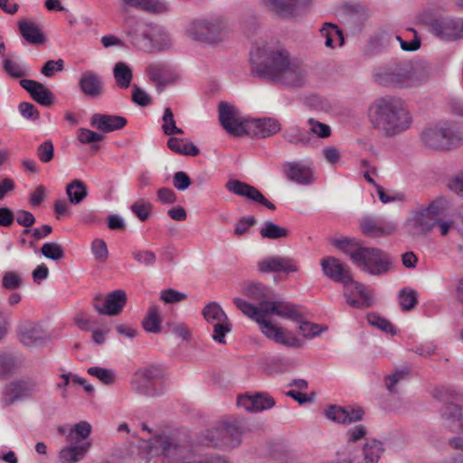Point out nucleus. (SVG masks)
<instances>
[{
  "label": "nucleus",
  "instance_id": "1",
  "mask_svg": "<svg viewBox=\"0 0 463 463\" xmlns=\"http://www.w3.org/2000/svg\"><path fill=\"white\" fill-rule=\"evenodd\" d=\"M251 75L285 87H303L307 71L301 62L291 60L285 49H272L267 44L250 52Z\"/></svg>",
  "mask_w": 463,
  "mask_h": 463
},
{
  "label": "nucleus",
  "instance_id": "2",
  "mask_svg": "<svg viewBox=\"0 0 463 463\" xmlns=\"http://www.w3.org/2000/svg\"><path fill=\"white\" fill-rule=\"evenodd\" d=\"M369 118L373 127L393 137L408 129L411 117L400 99L384 97L375 99L369 108Z\"/></svg>",
  "mask_w": 463,
  "mask_h": 463
},
{
  "label": "nucleus",
  "instance_id": "3",
  "mask_svg": "<svg viewBox=\"0 0 463 463\" xmlns=\"http://www.w3.org/2000/svg\"><path fill=\"white\" fill-rule=\"evenodd\" d=\"M430 71V65L426 61H402L383 68L376 74V80L385 87H409L415 80L428 78Z\"/></svg>",
  "mask_w": 463,
  "mask_h": 463
},
{
  "label": "nucleus",
  "instance_id": "4",
  "mask_svg": "<svg viewBox=\"0 0 463 463\" xmlns=\"http://www.w3.org/2000/svg\"><path fill=\"white\" fill-rule=\"evenodd\" d=\"M350 258L362 271L372 276L385 275L393 268L391 254L377 247L359 246L350 253Z\"/></svg>",
  "mask_w": 463,
  "mask_h": 463
},
{
  "label": "nucleus",
  "instance_id": "5",
  "mask_svg": "<svg viewBox=\"0 0 463 463\" xmlns=\"http://www.w3.org/2000/svg\"><path fill=\"white\" fill-rule=\"evenodd\" d=\"M131 389L137 394L157 397L165 392V384L162 369L158 366L139 368L130 381Z\"/></svg>",
  "mask_w": 463,
  "mask_h": 463
},
{
  "label": "nucleus",
  "instance_id": "6",
  "mask_svg": "<svg viewBox=\"0 0 463 463\" xmlns=\"http://www.w3.org/2000/svg\"><path fill=\"white\" fill-rule=\"evenodd\" d=\"M91 430V425L85 420L76 423L71 429L67 436L71 445L60 452V458L63 463H76L85 457L91 446V443L85 439L90 435Z\"/></svg>",
  "mask_w": 463,
  "mask_h": 463
},
{
  "label": "nucleus",
  "instance_id": "7",
  "mask_svg": "<svg viewBox=\"0 0 463 463\" xmlns=\"http://www.w3.org/2000/svg\"><path fill=\"white\" fill-rule=\"evenodd\" d=\"M223 24L218 19H201L193 21L186 32L192 39L214 43L222 40Z\"/></svg>",
  "mask_w": 463,
  "mask_h": 463
},
{
  "label": "nucleus",
  "instance_id": "8",
  "mask_svg": "<svg viewBox=\"0 0 463 463\" xmlns=\"http://www.w3.org/2000/svg\"><path fill=\"white\" fill-rule=\"evenodd\" d=\"M429 31L442 41L452 42L463 38V19L439 17L426 23Z\"/></svg>",
  "mask_w": 463,
  "mask_h": 463
},
{
  "label": "nucleus",
  "instance_id": "9",
  "mask_svg": "<svg viewBox=\"0 0 463 463\" xmlns=\"http://www.w3.org/2000/svg\"><path fill=\"white\" fill-rule=\"evenodd\" d=\"M232 301L238 309L253 321H256L258 318L260 320H267L266 317L268 316H277L278 307H279V298L276 293L274 298L264 299L259 304L260 307H257L241 298H234Z\"/></svg>",
  "mask_w": 463,
  "mask_h": 463
},
{
  "label": "nucleus",
  "instance_id": "10",
  "mask_svg": "<svg viewBox=\"0 0 463 463\" xmlns=\"http://www.w3.org/2000/svg\"><path fill=\"white\" fill-rule=\"evenodd\" d=\"M219 121L221 126L232 136L241 137L245 132V123L248 119L238 116L234 106L221 101L218 106Z\"/></svg>",
  "mask_w": 463,
  "mask_h": 463
},
{
  "label": "nucleus",
  "instance_id": "11",
  "mask_svg": "<svg viewBox=\"0 0 463 463\" xmlns=\"http://www.w3.org/2000/svg\"><path fill=\"white\" fill-rule=\"evenodd\" d=\"M226 189L245 199L255 203L257 204L265 206L267 209L270 211L276 210V205L269 202L263 194L255 186L250 185L245 182L240 181L238 179H230L226 184Z\"/></svg>",
  "mask_w": 463,
  "mask_h": 463
},
{
  "label": "nucleus",
  "instance_id": "12",
  "mask_svg": "<svg viewBox=\"0 0 463 463\" xmlns=\"http://www.w3.org/2000/svg\"><path fill=\"white\" fill-rule=\"evenodd\" d=\"M21 343L25 346L43 345L50 340L49 334L33 321H23L16 328Z\"/></svg>",
  "mask_w": 463,
  "mask_h": 463
},
{
  "label": "nucleus",
  "instance_id": "13",
  "mask_svg": "<svg viewBox=\"0 0 463 463\" xmlns=\"http://www.w3.org/2000/svg\"><path fill=\"white\" fill-rule=\"evenodd\" d=\"M244 128L243 135L252 138H267L279 132L281 125L274 118H262L247 120Z\"/></svg>",
  "mask_w": 463,
  "mask_h": 463
},
{
  "label": "nucleus",
  "instance_id": "14",
  "mask_svg": "<svg viewBox=\"0 0 463 463\" xmlns=\"http://www.w3.org/2000/svg\"><path fill=\"white\" fill-rule=\"evenodd\" d=\"M265 5L279 16L294 17L308 9L313 0H263Z\"/></svg>",
  "mask_w": 463,
  "mask_h": 463
},
{
  "label": "nucleus",
  "instance_id": "15",
  "mask_svg": "<svg viewBox=\"0 0 463 463\" xmlns=\"http://www.w3.org/2000/svg\"><path fill=\"white\" fill-rule=\"evenodd\" d=\"M35 389L36 383L33 381H13L5 387L2 402L5 407L10 406L17 401L30 397Z\"/></svg>",
  "mask_w": 463,
  "mask_h": 463
},
{
  "label": "nucleus",
  "instance_id": "16",
  "mask_svg": "<svg viewBox=\"0 0 463 463\" xmlns=\"http://www.w3.org/2000/svg\"><path fill=\"white\" fill-rule=\"evenodd\" d=\"M276 402L268 392L245 393L238 396L237 406L247 411L260 412L273 408Z\"/></svg>",
  "mask_w": 463,
  "mask_h": 463
},
{
  "label": "nucleus",
  "instance_id": "17",
  "mask_svg": "<svg viewBox=\"0 0 463 463\" xmlns=\"http://www.w3.org/2000/svg\"><path fill=\"white\" fill-rule=\"evenodd\" d=\"M361 232L370 238L385 237L392 234L396 225L392 222L384 221L381 218H374L372 216H364L360 220Z\"/></svg>",
  "mask_w": 463,
  "mask_h": 463
},
{
  "label": "nucleus",
  "instance_id": "18",
  "mask_svg": "<svg viewBox=\"0 0 463 463\" xmlns=\"http://www.w3.org/2000/svg\"><path fill=\"white\" fill-rule=\"evenodd\" d=\"M149 80L156 84V91L161 93L166 86L174 84L178 75L165 63H152L146 68Z\"/></svg>",
  "mask_w": 463,
  "mask_h": 463
},
{
  "label": "nucleus",
  "instance_id": "19",
  "mask_svg": "<svg viewBox=\"0 0 463 463\" xmlns=\"http://www.w3.org/2000/svg\"><path fill=\"white\" fill-rule=\"evenodd\" d=\"M323 273L331 280L342 283L345 288L352 282V275L335 257H326L321 260Z\"/></svg>",
  "mask_w": 463,
  "mask_h": 463
},
{
  "label": "nucleus",
  "instance_id": "20",
  "mask_svg": "<svg viewBox=\"0 0 463 463\" xmlns=\"http://www.w3.org/2000/svg\"><path fill=\"white\" fill-rule=\"evenodd\" d=\"M150 449L151 452L154 451L156 455L161 454L173 460H179L184 458V448L165 435L155 437Z\"/></svg>",
  "mask_w": 463,
  "mask_h": 463
},
{
  "label": "nucleus",
  "instance_id": "21",
  "mask_svg": "<svg viewBox=\"0 0 463 463\" xmlns=\"http://www.w3.org/2000/svg\"><path fill=\"white\" fill-rule=\"evenodd\" d=\"M20 85L38 104L43 107H51L54 103V94L42 82L33 80L22 79L20 80Z\"/></svg>",
  "mask_w": 463,
  "mask_h": 463
},
{
  "label": "nucleus",
  "instance_id": "22",
  "mask_svg": "<svg viewBox=\"0 0 463 463\" xmlns=\"http://www.w3.org/2000/svg\"><path fill=\"white\" fill-rule=\"evenodd\" d=\"M258 269L262 273L271 272H297L298 270L295 260L286 256H272L260 260Z\"/></svg>",
  "mask_w": 463,
  "mask_h": 463
},
{
  "label": "nucleus",
  "instance_id": "23",
  "mask_svg": "<svg viewBox=\"0 0 463 463\" xmlns=\"http://www.w3.org/2000/svg\"><path fill=\"white\" fill-rule=\"evenodd\" d=\"M90 124L100 132L109 133L124 128L128 120L118 115L94 113L90 118Z\"/></svg>",
  "mask_w": 463,
  "mask_h": 463
},
{
  "label": "nucleus",
  "instance_id": "24",
  "mask_svg": "<svg viewBox=\"0 0 463 463\" xmlns=\"http://www.w3.org/2000/svg\"><path fill=\"white\" fill-rule=\"evenodd\" d=\"M383 452V443L375 439H368L362 449V460H356V457L349 456L343 459L338 458L337 463H378Z\"/></svg>",
  "mask_w": 463,
  "mask_h": 463
},
{
  "label": "nucleus",
  "instance_id": "25",
  "mask_svg": "<svg viewBox=\"0 0 463 463\" xmlns=\"http://www.w3.org/2000/svg\"><path fill=\"white\" fill-rule=\"evenodd\" d=\"M79 88L85 96L98 98L103 93L102 78L93 71H86L80 77Z\"/></svg>",
  "mask_w": 463,
  "mask_h": 463
},
{
  "label": "nucleus",
  "instance_id": "26",
  "mask_svg": "<svg viewBox=\"0 0 463 463\" xmlns=\"http://www.w3.org/2000/svg\"><path fill=\"white\" fill-rule=\"evenodd\" d=\"M283 138L297 146H314L317 143L316 137L310 136V131L298 125L287 128L283 132Z\"/></svg>",
  "mask_w": 463,
  "mask_h": 463
},
{
  "label": "nucleus",
  "instance_id": "27",
  "mask_svg": "<svg viewBox=\"0 0 463 463\" xmlns=\"http://www.w3.org/2000/svg\"><path fill=\"white\" fill-rule=\"evenodd\" d=\"M105 308L101 310L99 308V315L117 316L121 313L123 307L127 303V294L124 290L117 289L110 292L106 298Z\"/></svg>",
  "mask_w": 463,
  "mask_h": 463
},
{
  "label": "nucleus",
  "instance_id": "28",
  "mask_svg": "<svg viewBox=\"0 0 463 463\" xmlns=\"http://www.w3.org/2000/svg\"><path fill=\"white\" fill-rule=\"evenodd\" d=\"M18 29L23 38L33 45L43 44L47 39L39 25L32 21L21 20L18 22Z\"/></svg>",
  "mask_w": 463,
  "mask_h": 463
},
{
  "label": "nucleus",
  "instance_id": "29",
  "mask_svg": "<svg viewBox=\"0 0 463 463\" xmlns=\"http://www.w3.org/2000/svg\"><path fill=\"white\" fill-rule=\"evenodd\" d=\"M440 418L443 424L451 431H455L457 423L463 429V407L454 402L443 405L440 409Z\"/></svg>",
  "mask_w": 463,
  "mask_h": 463
},
{
  "label": "nucleus",
  "instance_id": "30",
  "mask_svg": "<svg viewBox=\"0 0 463 463\" xmlns=\"http://www.w3.org/2000/svg\"><path fill=\"white\" fill-rule=\"evenodd\" d=\"M424 144L433 149H449L446 128H427L421 133Z\"/></svg>",
  "mask_w": 463,
  "mask_h": 463
},
{
  "label": "nucleus",
  "instance_id": "31",
  "mask_svg": "<svg viewBox=\"0 0 463 463\" xmlns=\"http://www.w3.org/2000/svg\"><path fill=\"white\" fill-rule=\"evenodd\" d=\"M242 294L259 304L266 298H275L274 290L261 282H245Z\"/></svg>",
  "mask_w": 463,
  "mask_h": 463
},
{
  "label": "nucleus",
  "instance_id": "32",
  "mask_svg": "<svg viewBox=\"0 0 463 463\" xmlns=\"http://www.w3.org/2000/svg\"><path fill=\"white\" fill-rule=\"evenodd\" d=\"M125 5L152 14H162L169 10L163 0H122Z\"/></svg>",
  "mask_w": 463,
  "mask_h": 463
},
{
  "label": "nucleus",
  "instance_id": "33",
  "mask_svg": "<svg viewBox=\"0 0 463 463\" xmlns=\"http://www.w3.org/2000/svg\"><path fill=\"white\" fill-rule=\"evenodd\" d=\"M410 222L415 229V232H412L413 235L426 234L430 232L438 222L436 219H433V217L423 209L418 212Z\"/></svg>",
  "mask_w": 463,
  "mask_h": 463
},
{
  "label": "nucleus",
  "instance_id": "34",
  "mask_svg": "<svg viewBox=\"0 0 463 463\" xmlns=\"http://www.w3.org/2000/svg\"><path fill=\"white\" fill-rule=\"evenodd\" d=\"M65 190L70 203L73 205L80 204L88 196V187L80 179H73Z\"/></svg>",
  "mask_w": 463,
  "mask_h": 463
},
{
  "label": "nucleus",
  "instance_id": "35",
  "mask_svg": "<svg viewBox=\"0 0 463 463\" xmlns=\"http://www.w3.org/2000/svg\"><path fill=\"white\" fill-rule=\"evenodd\" d=\"M285 172L287 177L293 182L301 184H308L311 183L312 174L309 169L297 163L288 164Z\"/></svg>",
  "mask_w": 463,
  "mask_h": 463
},
{
  "label": "nucleus",
  "instance_id": "36",
  "mask_svg": "<svg viewBox=\"0 0 463 463\" xmlns=\"http://www.w3.org/2000/svg\"><path fill=\"white\" fill-rule=\"evenodd\" d=\"M183 142L182 138L170 137L167 146L171 151L182 156H196L200 154L199 148L193 142L182 145Z\"/></svg>",
  "mask_w": 463,
  "mask_h": 463
},
{
  "label": "nucleus",
  "instance_id": "37",
  "mask_svg": "<svg viewBox=\"0 0 463 463\" xmlns=\"http://www.w3.org/2000/svg\"><path fill=\"white\" fill-rule=\"evenodd\" d=\"M113 75L117 85L120 89H128L133 78L131 68L123 61H118L113 68Z\"/></svg>",
  "mask_w": 463,
  "mask_h": 463
},
{
  "label": "nucleus",
  "instance_id": "38",
  "mask_svg": "<svg viewBox=\"0 0 463 463\" xmlns=\"http://www.w3.org/2000/svg\"><path fill=\"white\" fill-rule=\"evenodd\" d=\"M161 322L158 307L152 306L142 321V327L147 333L157 334L162 328Z\"/></svg>",
  "mask_w": 463,
  "mask_h": 463
},
{
  "label": "nucleus",
  "instance_id": "39",
  "mask_svg": "<svg viewBox=\"0 0 463 463\" xmlns=\"http://www.w3.org/2000/svg\"><path fill=\"white\" fill-rule=\"evenodd\" d=\"M260 234L263 239L279 240L288 237L289 235V230L271 221H265L260 230Z\"/></svg>",
  "mask_w": 463,
  "mask_h": 463
},
{
  "label": "nucleus",
  "instance_id": "40",
  "mask_svg": "<svg viewBox=\"0 0 463 463\" xmlns=\"http://www.w3.org/2000/svg\"><path fill=\"white\" fill-rule=\"evenodd\" d=\"M241 428L238 421L225 423L222 430V436L225 439L224 444L231 447H236L241 443Z\"/></svg>",
  "mask_w": 463,
  "mask_h": 463
},
{
  "label": "nucleus",
  "instance_id": "41",
  "mask_svg": "<svg viewBox=\"0 0 463 463\" xmlns=\"http://www.w3.org/2000/svg\"><path fill=\"white\" fill-rule=\"evenodd\" d=\"M320 32L322 36L326 39L325 45L326 47H333L334 42L336 39L339 41V45L344 44L345 39L343 32L335 24L326 23Z\"/></svg>",
  "mask_w": 463,
  "mask_h": 463
},
{
  "label": "nucleus",
  "instance_id": "42",
  "mask_svg": "<svg viewBox=\"0 0 463 463\" xmlns=\"http://www.w3.org/2000/svg\"><path fill=\"white\" fill-rule=\"evenodd\" d=\"M203 316L208 323H220L229 319L217 302L207 304L203 309Z\"/></svg>",
  "mask_w": 463,
  "mask_h": 463
},
{
  "label": "nucleus",
  "instance_id": "43",
  "mask_svg": "<svg viewBox=\"0 0 463 463\" xmlns=\"http://www.w3.org/2000/svg\"><path fill=\"white\" fill-rule=\"evenodd\" d=\"M105 138L104 135L81 128L79 129L78 140L81 144L90 145L91 151L97 152L99 149V142Z\"/></svg>",
  "mask_w": 463,
  "mask_h": 463
},
{
  "label": "nucleus",
  "instance_id": "44",
  "mask_svg": "<svg viewBox=\"0 0 463 463\" xmlns=\"http://www.w3.org/2000/svg\"><path fill=\"white\" fill-rule=\"evenodd\" d=\"M430 395L433 399L443 402V405L451 403L458 399V392L449 386H436L430 391Z\"/></svg>",
  "mask_w": 463,
  "mask_h": 463
},
{
  "label": "nucleus",
  "instance_id": "45",
  "mask_svg": "<svg viewBox=\"0 0 463 463\" xmlns=\"http://www.w3.org/2000/svg\"><path fill=\"white\" fill-rule=\"evenodd\" d=\"M399 304L402 311H411L418 304V296L416 290L412 288H403L400 290Z\"/></svg>",
  "mask_w": 463,
  "mask_h": 463
},
{
  "label": "nucleus",
  "instance_id": "46",
  "mask_svg": "<svg viewBox=\"0 0 463 463\" xmlns=\"http://www.w3.org/2000/svg\"><path fill=\"white\" fill-rule=\"evenodd\" d=\"M162 120V130L165 135L172 137L174 135L184 134V130L176 126L174 113L170 108L165 109Z\"/></svg>",
  "mask_w": 463,
  "mask_h": 463
},
{
  "label": "nucleus",
  "instance_id": "47",
  "mask_svg": "<svg viewBox=\"0 0 463 463\" xmlns=\"http://www.w3.org/2000/svg\"><path fill=\"white\" fill-rule=\"evenodd\" d=\"M367 321L369 325L380 329L384 333L390 334L392 335H394L397 333L396 328L389 320L376 313H369L367 315Z\"/></svg>",
  "mask_w": 463,
  "mask_h": 463
},
{
  "label": "nucleus",
  "instance_id": "48",
  "mask_svg": "<svg viewBox=\"0 0 463 463\" xmlns=\"http://www.w3.org/2000/svg\"><path fill=\"white\" fill-rule=\"evenodd\" d=\"M87 373L99 379L105 385H112L116 381V373L112 369L92 366L88 368Z\"/></svg>",
  "mask_w": 463,
  "mask_h": 463
},
{
  "label": "nucleus",
  "instance_id": "49",
  "mask_svg": "<svg viewBox=\"0 0 463 463\" xmlns=\"http://www.w3.org/2000/svg\"><path fill=\"white\" fill-rule=\"evenodd\" d=\"M279 306L277 316L294 322L298 321L301 318V313L297 309V305L279 299Z\"/></svg>",
  "mask_w": 463,
  "mask_h": 463
},
{
  "label": "nucleus",
  "instance_id": "50",
  "mask_svg": "<svg viewBox=\"0 0 463 463\" xmlns=\"http://www.w3.org/2000/svg\"><path fill=\"white\" fill-rule=\"evenodd\" d=\"M41 253L47 259L58 261L64 258V250L61 244L54 241L45 242L41 248Z\"/></svg>",
  "mask_w": 463,
  "mask_h": 463
},
{
  "label": "nucleus",
  "instance_id": "51",
  "mask_svg": "<svg viewBox=\"0 0 463 463\" xmlns=\"http://www.w3.org/2000/svg\"><path fill=\"white\" fill-rule=\"evenodd\" d=\"M17 366L15 357L8 353L0 354V377L6 378L12 374Z\"/></svg>",
  "mask_w": 463,
  "mask_h": 463
},
{
  "label": "nucleus",
  "instance_id": "52",
  "mask_svg": "<svg viewBox=\"0 0 463 463\" xmlns=\"http://www.w3.org/2000/svg\"><path fill=\"white\" fill-rule=\"evenodd\" d=\"M325 415L328 420L334 422L346 424L347 411L345 410V407L335 404L329 405L325 410Z\"/></svg>",
  "mask_w": 463,
  "mask_h": 463
},
{
  "label": "nucleus",
  "instance_id": "53",
  "mask_svg": "<svg viewBox=\"0 0 463 463\" xmlns=\"http://www.w3.org/2000/svg\"><path fill=\"white\" fill-rule=\"evenodd\" d=\"M307 123L310 126L308 129L310 136H316L319 138H327L331 136V128L327 124L317 121L312 118L307 120Z\"/></svg>",
  "mask_w": 463,
  "mask_h": 463
},
{
  "label": "nucleus",
  "instance_id": "54",
  "mask_svg": "<svg viewBox=\"0 0 463 463\" xmlns=\"http://www.w3.org/2000/svg\"><path fill=\"white\" fill-rule=\"evenodd\" d=\"M152 208V203L144 202L143 200L137 201L130 206L131 212L141 222H146L150 217V210Z\"/></svg>",
  "mask_w": 463,
  "mask_h": 463
},
{
  "label": "nucleus",
  "instance_id": "55",
  "mask_svg": "<svg viewBox=\"0 0 463 463\" xmlns=\"http://www.w3.org/2000/svg\"><path fill=\"white\" fill-rule=\"evenodd\" d=\"M259 326L262 334L269 339L275 342L280 338L282 330L274 326L269 320H260L259 318L255 321Z\"/></svg>",
  "mask_w": 463,
  "mask_h": 463
},
{
  "label": "nucleus",
  "instance_id": "56",
  "mask_svg": "<svg viewBox=\"0 0 463 463\" xmlns=\"http://www.w3.org/2000/svg\"><path fill=\"white\" fill-rule=\"evenodd\" d=\"M37 156L42 163H49L54 157V146L52 140L43 142L36 150Z\"/></svg>",
  "mask_w": 463,
  "mask_h": 463
},
{
  "label": "nucleus",
  "instance_id": "57",
  "mask_svg": "<svg viewBox=\"0 0 463 463\" xmlns=\"http://www.w3.org/2000/svg\"><path fill=\"white\" fill-rule=\"evenodd\" d=\"M23 280L19 274L14 271H7L2 278V287L7 290H15L22 287Z\"/></svg>",
  "mask_w": 463,
  "mask_h": 463
},
{
  "label": "nucleus",
  "instance_id": "58",
  "mask_svg": "<svg viewBox=\"0 0 463 463\" xmlns=\"http://www.w3.org/2000/svg\"><path fill=\"white\" fill-rule=\"evenodd\" d=\"M449 149L463 145V127L449 126L446 128Z\"/></svg>",
  "mask_w": 463,
  "mask_h": 463
},
{
  "label": "nucleus",
  "instance_id": "59",
  "mask_svg": "<svg viewBox=\"0 0 463 463\" xmlns=\"http://www.w3.org/2000/svg\"><path fill=\"white\" fill-rule=\"evenodd\" d=\"M91 252L96 260L104 262L109 257L106 242L102 239H95L91 243Z\"/></svg>",
  "mask_w": 463,
  "mask_h": 463
},
{
  "label": "nucleus",
  "instance_id": "60",
  "mask_svg": "<svg viewBox=\"0 0 463 463\" xmlns=\"http://www.w3.org/2000/svg\"><path fill=\"white\" fill-rule=\"evenodd\" d=\"M232 330V324L230 320H225L213 325V338L219 344H225V335Z\"/></svg>",
  "mask_w": 463,
  "mask_h": 463
},
{
  "label": "nucleus",
  "instance_id": "61",
  "mask_svg": "<svg viewBox=\"0 0 463 463\" xmlns=\"http://www.w3.org/2000/svg\"><path fill=\"white\" fill-rule=\"evenodd\" d=\"M257 223V219L252 215H245L241 217L235 223L234 234L236 236L244 235L249 229Z\"/></svg>",
  "mask_w": 463,
  "mask_h": 463
},
{
  "label": "nucleus",
  "instance_id": "62",
  "mask_svg": "<svg viewBox=\"0 0 463 463\" xmlns=\"http://www.w3.org/2000/svg\"><path fill=\"white\" fill-rule=\"evenodd\" d=\"M449 202L444 197H438L423 210L430 216L442 214L448 209Z\"/></svg>",
  "mask_w": 463,
  "mask_h": 463
},
{
  "label": "nucleus",
  "instance_id": "63",
  "mask_svg": "<svg viewBox=\"0 0 463 463\" xmlns=\"http://www.w3.org/2000/svg\"><path fill=\"white\" fill-rule=\"evenodd\" d=\"M131 99L140 107H146L151 104V97L137 85H133Z\"/></svg>",
  "mask_w": 463,
  "mask_h": 463
},
{
  "label": "nucleus",
  "instance_id": "64",
  "mask_svg": "<svg viewBox=\"0 0 463 463\" xmlns=\"http://www.w3.org/2000/svg\"><path fill=\"white\" fill-rule=\"evenodd\" d=\"M20 114L26 119L36 121L40 118V112L36 107L30 102H21L18 106Z\"/></svg>",
  "mask_w": 463,
  "mask_h": 463
}]
</instances>
